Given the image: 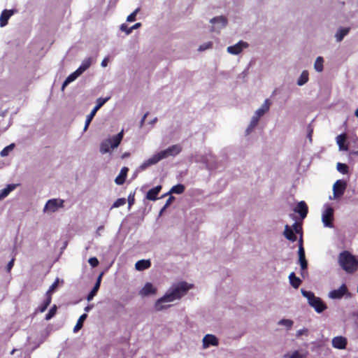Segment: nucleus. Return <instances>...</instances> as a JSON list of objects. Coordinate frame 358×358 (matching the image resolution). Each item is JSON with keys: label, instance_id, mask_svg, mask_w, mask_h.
<instances>
[{"label": "nucleus", "instance_id": "f257e3e1", "mask_svg": "<svg viewBox=\"0 0 358 358\" xmlns=\"http://www.w3.org/2000/svg\"><path fill=\"white\" fill-rule=\"evenodd\" d=\"M193 287V285L186 282H180L173 286L162 297L157 299L155 304L157 311L166 309L171 305H162L163 303L172 302L176 299H181L187 292Z\"/></svg>", "mask_w": 358, "mask_h": 358}, {"label": "nucleus", "instance_id": "f03ea898", "mask_svg": "<svg viewBox=\"0 0 358 358\" xmlns=\"http://www.w3.org/2000/svg\"><path fill=\"white\" fill-rule=\"evenodd\" d=\"M340 266L348 273H353L358 269V260L348 251H343L338 255Z\"/></svg>", "mask_w": 358, "mask_h": 358}, {"label": "nucleus", "instance_id": "7ed1b4c3", "mask_svg": "<svg viewBox=\"0 0 358 358\" xmlns=\"http://www.w3.org/2000/svg\"><path fill=\"white\" fill-rule=\"evenodd\" d=\"M301 292L302 295L308 299L309 305L313 307L316 312L320 313L327 308V305L322 300L315 296L313 292L306 291L303 289H301Z\"/></svg>", "mask_w": 358, "mask_h": 358}, {"label": "nucleus", "instance_id": "20e7f679", "mask_svg": "<svg viewBox=\"0 0 358 358\" xmlns=\"http://www.w3.org/2000/svg\"><path fill=\"white\" fill-rule=\"evenodd\" d=\"M182 150L180 145L176 144L169 147L167 149L159 152L161 159H165L169 157H175L178 155Z\"/></svg>", "mask_w": 358, "mask_h": 358}, {"label": "nucleus", "instance_id": "39448f33", "mask_svg": "<svg viewBox=\"0 0 358 358\" xmlns=\"http://www.w3.org/2000/svg\"><path fill=\"white\" fill-rule=\"evenodd\" d=\"M64 201L63 199H50L47 201L44 210L50 211L54 213L58 210L59 208H62L64 206Z\"/></svg>", "mask_w": 358, "mask_h": 358}, {"label": "nucleus", "instance_id": "423d86ee", "mask_svg": "<svg viewBox=\"0 0 358 358\" xmlns=\"http://www.w3.org/2000/svg\"><path fill=\"white\" fill-rule=\"evenodd\" d=\"M345 294L350 296L348 287L345 284H343L338 289H334L329 293V296L332 299H341Z\"/></svg>", "mask_w": 358, "mask_h": 358}, {"label": "nucleus", "instance_id": "0eeeda50", "mask_svg": "<svg viewBox=\"0 0 358 358\" xmlns=\"http://www.w3.org/2000/svg\"><path fill=\"white\" fill-rule=\"evenodd\" d=\"M299 262L301 265V270H306L308 267V262L306 259L305 250L303 246V239L301 237L299 245Z\"/></svg>", "mask_w": 358, "mask_h": 358}, {"label": "nucleus", "instance_id": "6e6552de", "mask_svg": "<svg viewBox=\"0 0 358 358\" xmlns=\"http://www.w3.org/2000/svg\"><path fill=\"white\" fill-rule=\"evenodd\" d=\"M347 184L345 181L338 180H337L333 186V192L334 196L335 198H338L341 196L346 189Z\"/></svg>", "mask_w": 358, "mask_h": 358}, {"label": "nucleus", "instance_id": "1a4fd4ad", "mask_svg": "<svg viewBox=\"0 0 358 358\" xmlns=\"http://www.w3.org/2000/svg\"><path fill=\"white\" fill-rule=\"evenodd\" d=\"M334 220V209L328 207L322 213V222L325 227H332Z\"/></svg>", "mask_w": 358, "mask_h": 358}, {"label": "nucleus", "instance_id": "9d476101", "mask_svg": "<svg viewBox=\"0 0 358 358\" xmlns=\"http://www.w3.org/2000/svg\"><path fill=\"white\" fill-rule=\"evenodd\" d=\"M162 160L159 152L145 160L138 168L139 171H144L152 165L156 164Z\"/></svg>", "mask_w": 358, "mask_h": 358}, {"label": "nucleus", "instance_id": "9b49d317", "mask_svg": "<svg viewBox=\"0 0 358 358\" xmlns=\"http://www.w3.org/2000/svg\"><path fill=\"white\" fill-rule=\"evenodd\" d=\"M248 44L244 41H239L234 45L229 46L227 52L231 55H238L242 52L243 48H248Z\"/></svg>", "mask_w": 358, "mask_h": 358}, {"label": "nucleus", "instance_id": "f8f14e48", "mask_svg": "<svg viewBox=\"0 0 358 358\" xmlns=\"http://www.w3.org/2000/svg\"><path fill=\"white\" fill-rule=\"evenodd\" d=\"M294 211L299 213L302 219H304L308 213V207L305 201H301L297 203Z\"/></svg>", "mask_w": 358, "mask_h": 358}, {"label": "nucleus", "instance_id": "ddd939ff", "mask_svg": "<svg viewBox=\"0 0 358 358\" xmlns=\"http://www.w3.org/2000/svg\"><path fill=\"white\" fill-rule=\"evenodd\" d=\"M218 339L213 334H207L203 338V347L204 348H208L210 345H218Z\"/></svg>", "mask_w": 358, "mask_h": 358}, {"label": "nucleus", "instance_id": "4468645a", "mask_svg": "<svg viewBox=\"0 0 358 358\" xmlns=\"http://www.w3.org/2000/svg\"><path fill=\"white\" fill-rule=\"evenodd\" d=\"M332 345L336 349H345L347 345V339L343 336L334 337L332 339Z\"/></svg>", "mask_w": 358, "mask_h": 358}, {"label": "nucleus", "instance_id": "2eb2a0df", "mask_svg": "<svg viewBox=\"0 0 358 358\" xmlns=\"http://www.w3.org/2000/svg\"><path fill=\"white\" fill-rule=\"evenodd\" d=\"M13 10H4L0 15V27H5L8 24L9 18L13 15Z\"/></svg>", "mask_w": 358, "mask_h": 358}, {"label": "nucleus", "instance_id": "dca6fc26", "mask_svg": "<svg viewBox=\"0 0 358 358\" xmlns=\"http://www.w3.org/2000/svg\"><path fill=\"white\" fill-rule=\"evenodd\" d=\"M129 169L127 167H122L120 170L119 175L115 178V182L117 185H123L126 180Z\"/></svg>", "mask_w": 358, "mask_h": 358}, {"label": "nucleus", "instance_id": "f3484780", "mask_svg": "<svg viewBox=\"0 0 358 358\" xmlns=\"http://www.w3.org/2000/svg\"><path fill=\"white\" fill-rule=\"evenodd\" d=\"M162 189L161 185H157L152 189H150L146 194V199L150 201H155L157 199V195L160 192Z\"/></svg>", "mask_w": 358, "mask_h": 358}, {"label": "nucleus", "instance_id": "a211bd4d", "mask_svg": "<svg viewBox=\"0 0 358 358\" xmlns=\"http://www.w3.org/2000/svg\"><path fill=\"white\" fill-rule=\"evenodd\" d=\"M156 292V288H155L150 282H147L141 289L140 294L143 296H145L150 294H154Z\"/></svg>", "mask_w": 358, "mask_h": 358}, {"label": "nucleus", "instance_id": "6ab92c4d", "mask_svg": "<svg viewBox=\"0 0 358 358\" xmlns=\"http://www.w3.org/2000/svg\"><path fill=\"white\" fill-rule=\"evenodd\" d=\"M271 105V102L269 99H266L261 106L260 108L256 110L255 114L258 117H261L263 116L266 113H267L269 110L270 106Z\"/></svg>", "mask_w": 358, "mask_h": 358}, {"label": "nucleus", "instance_id": "aec40b11", "mask_svg": "<svg viewBox=\"0 0 358 358\" xmlns=\"http://www.w3.org/2000/svg\"><path fill=\"white\" fill-rule=\"evenodd\" d=\"M122 138H123V132L121 131L119 134H117V135H115V136H113L112 138H108L107 140H108V141L110 142V147L114 149L120 145Z\"/></svg>", "mask_w": 358, "mask_h": 358}, {"label": "nucleus", "instance_id": "412c9836", "mask_svg": "<svg viewBox=\"0 0 358 358\" xmlns=\"http://www.w3.org/2000/svg\"><path fill=\"white\" fill-rule=\"evenodd\" d=\"M46 299L43 301V303L38 307L37 310L40 313H43L45 310L48 308V307L50 306L51 301H52V296L50 294V290H48L46 292Z\"/></svg>", "mask_w": 358, "mask_h": 358}, {"label": "nucleus", "instance_id": "4be33fe9", "mask_svg": "<svg viewBox=\"0 0 358 358\" xmlns=\"http://www.w3.org/2000/svg\"><path fill=\"white\" fill-rule=\"evenodd\" d=\"M151 262L149 259H141L138 261L135 264V268L138 271H143L150 268Z\"/></svg>", "mask_w": 358, "mask_h": 358}, {"label": "nucleus", "instance_id": "5701e85b", "mask_svg": "<svg viewBox=\"0 0 358 358\" xmlns=\"http://www.w3.org/2000/svg\"><path fill=\"white\" fill-rule=\"evenodd\" d=\"M283 234L287 240L292 242H294L296 241V236L294 233V231L287 224L285 225V231Z\"/></svg>", "mask_w": 358, "mask_h": 358}, {"label": "nucleus", "instance_id": "b1692460", "mask_svg": "<svg viewBox=\"0 0 358 358\" xmlns=\"http://www.w3.org/2000/svg\"><path fill=\"white\" fill-rule=\"evenodd\" d=\"M81 74L77 71L76 70L73 73H71L66 78V80L64 81L63 84H62V90H64V88L69 84L71 83V82L74 81L79 76H80Z\"/></svg>", "mask_w": 358, "mask_h": 358}, {"label": "nucleus", "instance_id": "393cba45", "mask_svg": "<svg viewBox=\"0 0 358 358\" xmlns=\"http://www.w3.org/2000/svg\"><path fill=\"white\" fill-rule=\"evenodd\" d=\"M289 280L291 285L295 289L299 288L301 283V280L299 277H296L294 272L289 274Z\"/></svg>", "mask_w": 358, "mask_h": 358}, {"label": "nucleus", "instance_id": "a878e982", "mask_svg": "<svg viewBox=\"0 0 358 358\" xmlns=\"http://www.w3.org/2000/svg\"><path fill=\"white\" fill-rule=\"evenodd\" d=\"M347 136L345 134H341L336 137V142L341 150H348V147L345 146V142L346 141Z\"/></svg>", "mask_w": 358, "mask_h": 358}, {"label": "nucleus", "instance_id": "bb28decb", "mask_svg": "<svg viewBox=\"0 0 358 358\" xmlns=\"http://www.w3.org/2000/svg\"><path fill=\"white\" fill-rule=\"evenodd\" d=\"M92 64V59L90 57L85 59L81 65L76 69L80 74L85 71Z\"/></svg>", "mask_w": 358, "mask_h": 358}, {"label": "nucleus", "instance_id": "cd10ccee", "mask_svg": "<svg viewBox=\"0 0 358 358\" xmlns=\"http://www.w3.org/2000/svg\"><path fill=\"white\" fill-rule=\"evenodd\" d=\"M16 185L15 184H10L8 185L7 187L4 189H3L0 192V199H2L5 197H6L10 192L14 190L16 187Z\"/></svg>", "mask_w": 358, "mask_h": 358}, {"label": "nucleus", "instance_id": "c85d7f7f", "mask_svg": "<svg viewBox=\"0 0 358 358\" xmlns=\"http://www.w3.org/2000/svg\"><path fill=\"white\" fill-rule=\"evenodd\" d=\"M259 119H260V117L256 115H255L252 117V118L250 121V123L246 129L247 134H249L253 130V129L257 125Z\"/></svg>", "mask_w": 358, "mask_h": 358}, {"label": "nucleus", "instance_id": "c756f323", "mask_svg": "<svg viewBox=\"0 0 358 358\" xmlns=\"http://www.w3.org/2000/svg\"><path fill=\"white\" fill-rule=\"evenodd\" d=\"M350 28L348 27L340 28L336 34L337 41H341L343 38L348 34Z\"/></svg>", "mask_w": 358, "mask_h": 358}, {"label": "nucleus", "instance_id": "7c9ffc66", "mask_svg": "<svg viewBox=\"0 0 358 358\" xmlns=\"http://www.w3.org/2000/svg\"><path fill=\"white\" fill-rule=\"evenodd\" d=\"M87 317V315L85 313H84L80 316L78 320L77 321L76 326L73 328L74 332H77L83 327V322L86 320Z\"/></svg>", "mask_w": 358, "mask_h": 358}, {"label": "nucleus", "instance_id": "2f4dec72", "mask_svg": "<svg viewBox=\"0 0 358 358\" xmlns=\"http://www.w3.org/2000/svg\"><path fill=\"white\" fill-rule=\"evenodd\" d=\"M308 81V72L307 71H303L301 73L298 80L297 85L301 86L306 84Z\"/></svg>", "mask_w": 358, "mask_h": 358}, {"label": "nucleus", "instance_id": "473e14b6", "mask_svg": "<svg viewBox=\"0 0 358 358\" xmlns=\"http://www.w3.org/2000/svg\"><path fill=\"white\" fill-rule=\"evenodd\" d=\"M324 59L322 57H317L315 64H314V68L317 72H322L324 69Z\"/></svg>", "mask_w": 358, "mask_h": 358}, {"label": "nucleus", "instance_id": "72a5a7b5", "mask_svg": "<svg viewBox=\"0 0 358 358\" xmlns=\"http://www.w3.org/2000/svg\"><path fill=\"white\" fill-rule=\"evenodd\" d=\"M110 141H108V140H106V141H103L101 143V145H100V152L102 153V154H106L107 152H109L110 151L111 149H113L112 148L110 147Z\"/></svg>", "mask_w": 358, "mask_h": 358}, {"label": "nucleus", "instance_id": "f704fd0d", "mask_svg": "<svg viewBox=\"0 0 358 358\" xmlns=\"http://www.w3.org/2000/svg\"><path fill=\"white\" fill-rule=\"evenodd\" d=\"M185 186L182 184H178V185H174L171 187L169 193L170 194H180L184 192L185 191Z\"/></svg>", "mask_w": 358, "mask_h": 358}, {"label": "nucleus", "instance_id": "c9c22d12", "mask_svg": "<svg viewBox=\"0 0 358 358\" xmlns=\"http://www.w3.org/2000/svg\"><path fill=\"white\" fill-rule=\"evenodd\" d=\"M97 110L95 109H92L91 113L87 116L86 120H85V124L84 127V131H86L91 123L92 120H93L94 115H96Z\"/></svg>", "mask_w": 358, "mask_h": 358}, {"label": "nucleus", "instance_id": "e433bc0d", "mask_svg": "<svg viewBox=\"0 0 358 358\" xmlns=\"http://www.w3.org/2000/svg\"><path fill=\"white\" fill-rule=\"evenodd\" d=\"M210 22L211 23H220L221 24V26L222 27H224L226 26L227 24V18L224 16H219V17H213V19L210 20Z\"/></svg>", "mask_w": 358, "mask_h": 358}, {"label": "nucleus", "instance_id": "4c0bfd02", "mask_svg": "<svg viewBox=\"0 0 358 358\" xmlns=\"http://www.w3.org/2000/svg\"><path fill=\"white\" fill-rule=\"evenodd\" d=\"M15 147L14 143H11L10 145L5 147L0 152V155L1 157H6L8 155L9 152H10Z\"/></svg>", "mask_w": 358, "mask_h": 358}, {"label": "nucleus", "instance_id": "58836bf2", "mask_svg": "<svg viewBox=\"0 0 358 358\" xmlns=\"http://www.w3.org/2000/svg\"><path fill=\"white\" fill-rule=\"evenodd\" d=\"M57 307L56 305H53L52 307L49 310L48 313L45 315V320H49L53 317L57 313Z\"/></svg>", "mask_w": 358, "mask_h": 358}, {"label": "nucleus", "instance_id": "ea45409f", "mask_svg": "<svg viewBox=\"0 0 358 358\" xmlns=\"http://www.w3.org/2000/svg\"><path fill=\"white\" fill-rule=\"evenodd\" d=\"M110 98L109 97H107V98H99L97 100H96V106L94 108V109H95L96 110L98 111V110L102 107L107 101Z\"/></svg>", "mask_w": 358, "mask_h": 358}, {"label": "nucleus", "instance_id": "a19ab883", "mask_svg": "<svg viewBox=\"0 0 358 358\" xmlns=\"http://www.w3.org/2000/svg\"><path fill=\"white\" fill-rule=\"evenodd\" d=\"M337 170L343 174H346L348 173V166L345 164L338 162L337 164Z\"/></svg>", "mask_w": 358, "mask_h": 358}, {"label": "nucleus", "instance_id": "79ce46f5", "mask_svg": "<svg viewBox=\"0 0 358 358\" xmlns=\"http://www.w3.org/2000/svg\"><path fill=\"white\" fill-rule=\"evenodd\" d=\"M99 289V287H98V285H94V287L92 288V289L91 290V292L89 293V294L87 296V300L88 301H90L91 300H92L94 296L96 294Z\"/></svg>", "mask_w": 358, "mask_h": 358}, {"label": "nucleus", "instance_id": "37998d69", "mask_svg": "<svg viewBox=\"0 0 358 358\" xmlns=\"http://www.w3.org/2000/svg\"><path fill=\"white\" fill-rule=\"evenodd\" d=\"M126 203V199L120 198L117 199L113 204L112 208H119L122 206H124Z\"/></svg>", "mask_w": 358, "mask_h": 358}, {"label": "nucleus", "instance_id": "c03bdc74", "mask_svg": "<svg viewBox=\"0 0 358 358\" xmlns=\"http://www.w3.org/2000/svg\"><path fill=\"white\" fill-rule=\"evenodd\" d=\"M139 11V8H136L133 13H131L129 15H128L127 20L128 22H134L136 20V16L138 12Z\"/></svg>", "mask_w": 358, "mask_h": 358}, {"label": "nucleus", "instance_id": "a18cd8bd", "mask_svg": "<svg viewBox=\"0 0 358 358\" xmlns=\"http://www.w3.org/2000/svg\"><path fill=\"white\" fill-rule=\"evenodd\" d=\"M279 324H284L288 329H290L293 325V322L290 320L282 319L279 322Z\"/></svg>", "mask_w": 358, "mask_h": 358}, {"label": "nucleus", "instance_id": "49530a36", "mask_svg": "<svg viewBox=\"0 0 358 358\" xmlns=\"http://www.w3.org/2000/svg\"><path fill=\"white\" fill-rule=\"evenodd\" d=\"M212 46H213V43L212 42H208L207 43L201 45L199 47L198 50L199 51H203V50H206L207 49L211 48Z\"/></svg>", "mask_w": 358, "mask_h": 358}, {"label": "nucleus", "instance_id": "de8ad7c7", "mask_svg": "<svg viewBox=\"0 0 358 358\" xmlns=\"http://www.w3.org/2000/svg\"><path fill=\"white\" fill-rule=\"evenodd\" d=\"M89 264L93 268L96 267L99 265V260L96 257H91L88 260Z\"/></svg>", "mask_w": 358, "mask_h": 358}, {"label": "nucleus", "instance_id": "09e8293b", "mask_svg": "<svg viewBox=\"0 0 358 358\" xmlns=\"http://www.w3.org/2000/svg\"><path fill=\"white\" fill-rule=\"evenodd\" d=\"M120 29L121 31H124L127 35L132 32L131 27H129L126 24H122L120 26Z\"/></svg>", "mask_w": 358, "mask_h": 358}, {"label": "nucleus", "instance_id": "8fccbe9b", "mask_svg": "<svg viewBox=\"0 0 358 358\" xmlns=\"http://www.w3.org/2000/svg\"><path fill=\"white\" fill-rule=\"evenodd\" d=\"M292 227H293L294 230L296 234H299V233L302 234V228L299 224H298L297 222H295Z\"/></svg>", "mask_w": 358, "mask_h": 358}, {"label": "nucleus", "instance_id": "3c124183", "mask_svg": "<svg viewBox=\"0 0 358 358\" xmlns=\"http://www.w3.org/2000/svg\"><path fill=\"white\" fill-rule=\"evenodd\" d=\"M174 199H175L174 196H171L167 199V201H166V203H165V205H164V206L162 210H164V209L166 208L168 206H169L171 204V203L174 201Z\"/></svg>", "mask_w": 358, "mask_h": 358}, {"label": "nucleus", "instance_id": "603ef678", "mask_svg": "<svg viewBox=\"0 0 358 358\" xmlns=\"http://www.w3.org/2000/svg\"><path fill=\"white\" fill-rule=\"evenodd\" d=\"M15 262V258H12V259L7 264V271L10 272L11 268H13Z\"/></svg>", "mask_w": 358, "mask_h": 358}, {"label": "nucleus", "instance_id": "864d4df0", "mask_svg": "<svg viewBox=\"0 0 358 358\" xmlns=\"http://www.w3.org/2000/svg\"><path fill=\"white\" fill-rule=\"evenodd\" d=\"M128 203H129V206H131L134 204V194H130L128 196Z\"/></svg>", "mask_w": 358, "mask_h": 358}, {"label": "nucleus", "instance_id": "5fc2aeb1", "mask_svg": "<svg viewBox=\"0 0 358 358\" xmlns=\"http://www.w3.org/2000/svg\"><path fill=\"white\" fill-rule=\"evenodd\" d=\"M313 129H311L309 127L307 137L309 138V141H310V143L312 142V134H313Z\"/></svg>", "mask_w": 358, "mask_h": 358}, {"label": "nucleus", "instance_id": "6e6d98bb", "mask_svg": "<svg viewBox=\"0 0 358 358\" xmlns=\"http://www.w3.org/2000/svg\"><path fill=\"white\" fill-rule=\"evenodd\" d=\"M108 60H109V59H108V57H105V58L102 60V62H101V66H102L103 67H106V66H107L108 63Z\"/></svg>", "mask_w": 358, "mask_h": 358}, {"label": "nucleus", "instance_id": "4d7b16f0", "mask_svg": "<svg viewBox=\"0 0 358 358\" xmlns=\"http://www.w3.org/2000/svg\"><path fill=\"white\" fill-rule=\"evenodd\" d=\"M102 275H103V273H101L99 277L97 278L96 279V282L95 283V285H98V287H100V285H101V278H102Z\"/></svg>", "mask_w": 358, "mask_h": 358}, {"label": "nucleus", "instance_id": "13d9d810", "mask_svg": "<svg viewBox=\"0 0 358 358\" xmlns=\"http://www.w3.org/2000/svg\"><path fill=\"white\" fill-rule=\"evenodd\" d=\"M104 229V227L103 226H99L98 228H97V230L96 231V236H101V231H103Z\"/></svg>", "mask_w": 358, "mask_h": 358}, {"label": "nucleus", "instance_id": "bf43d9fd", "mask_svg": "<svg viewBox=\"0 0 358 358\" xmlns=\"http://www.w3.org/2000/svg\"><path fill=\"white\" fill-rule=\"evenodd\" d=\"M141 26V22H138V23H136L134 25H133L131 27V29H138Z\"/></svg>", "mask_w": 358, "mask_h": 358}, {"label": "nucleus", "instance_id": "052dcab7", "mask_svg": "<svg viewBox=\"0 0 358 358\" xmlns=\"http://www.w3.org/2000/svg\"><path fill=\"white\" fill-rule=\"evenodd\" d=\"M148 114V113H145V114L143 115V118H142V120H141V127H142V126L143 125V124H144V122H145V118H146V117H147Z\"/></svg>", "mask_w": 358, "mask_h": 358}, {"label": "nucleus", "instance_id": "680f3d73", "mask_svg": "<svg viewBox=\"0 0 358 358\" xmlns=\"http://www.w3.org/2000/svg\"><path fill=\"white\" fill-rule=\"evenodd\" d=\"M57 286V282H54L51 287H50L49 290H50V292L54 289V288Z\"/></svg>", "mask_w": 358, "mask_h": 358}, {"label": "nucleus", "instance_id": "e2e57ef3", "mask_svg": "<svg viewBox=\"0 0 358 358\" xmlns=\"http://www.w3.org/2000/svg\"><path fill=\"white\" fill-rule=\"evenodd\" d=\"M92 307V306H86V307L85 308V310L86 312H88V311H90V310H91Z\"/></svg>", "mask_w": 358, "mask_h": 358}, {"label": "nucleus", "instance_id": "0e129e2a", "mask_svg": "<svg viewBox=\"0 0 358 358\" xmlns=\"http://www.w3.org/2000/svg\"><path fill=\"white\" fill-rule=\"evenodd\" d=\"M355 115L358 117V108L355 110Z\"/></svg>", "mask_w": 358, "mask_h": 358}]
</instances>
